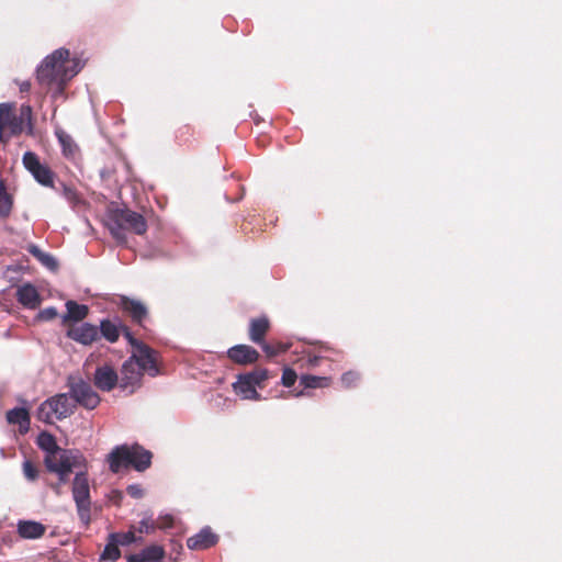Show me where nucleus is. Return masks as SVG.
Listing matches in <instances>:
<instances>
[{
    "instance_id": "f257e3e1",
    "label": "nucleus",
    "mask_w": 562,
    "mask_h": 562,
    "mask_svg": "<svg viewBox=\"0 0 562 562\" xmlns=\"http://www.w3.org/2000/svg\"><path fill=\"white\" fill-rule=\"evenodd\" d=\"M85 66L77 56L70 57L67 48L60 47L47 55L36 69L38 82L47 87H56L54 95L61 94L65 85Z\"/></svg>"
},
{
    "instance_id": "f03ea898",
    "label": "nucleus",
    "mask_w": 562,
    "mask_h": 562,
    "mask_svg": "<svg viewBox=\"0 0 562 562\" xmlns=\"http://www.w3.org/2000/svg\"><path fill=\"white\" fill-rule=\"evenodd\" d=\"M151 457V452L142 446L125 443L113 448L108 456V462L113 473H119L122 469L127 468L143 472L150 467Z\"/></svg>"
},
{
    "instance_id": "7ed1b4c3",
    "label": "nucleus",
    "mask_w": 562,
    "mask_h": 562,
    "mask_svg": "<svg viewBox=\"0 0 562 562\" xmlns=\"http://www.w3.org/2000/svg\"><path fill=\"white\" fill-rule=\"evenodd\" d=\"M105 225L112 237L119 244H126V231L143 235L147 231V223L144 216L128 209H117L111 212Z\"/></svg>"
},
{
    "instance_id": "20e7f679",
    "label": "nucleus",
    "mask_w": 562,
    "mask_h": 562,
    "mask_svg": "<svg viewBox=\"0 0 562 562\" xmlns=\"http://www.w3.org/2000/svg\"><path fill=\"white\" fill-rule=\"evenodd\" d=\"M76 406L69 392L56 394L44 401L37 408L40 420L52 424L53 419H65L75 413Z\"/></svg>"
},
{
    "instance_id": "39448f33",
    "label": "nucleus",
    "mask_w": 562,
    "mask_h": 562,
    "mask_svg": "<svg viewBox=\"0 0 562 562\" xmlns=\"http://www.w3.org/2000/svg\"><path fill=\"white\" fill-rule=\"evenodd\" d=\"M67 387L76 407L80 405L86 409H94L101 402L91 384L79 375H68Z\"/></svg>"
},
{
    "instance_id": "423d86ee",
    "label": "nucleus",
    "mask_w": 562,
    "mask_h": 562,
    "mask_svg": "<svg viewBox=\"0 0 562 562\" xmlns=\"http://www.w3.org/2000/svg\"><path fill=\"white\" fill-rule=\"evenodd\" d=\"M86 465V459L79 450L64 451L57 461L48 459L46 468L49 472L56 473L59 484H65L68 475L76 469H82Z\"/></svg>"
},
{
    "instance_id": "0eeeda50",
    "label": "nucleus",
    "mask_w": 562,
    "mask_h": 562,
    "mask_svg": "<svg viewBox=\"0 0 562 562\" xmlns=\"http://www.w3.org/2000/svg\"><path fill=\"white\" fill-rule=\"evenodd\" d=\"M72 497L76 503L78 516L83 525L90 522V487L87 473L82 470L78 471L72 481Z\"/></svg>"
},
{
    "instance_id": "6e6552de",
    "label": "nucleus",
    "mask_w": 562,
    "mask_h": 562,
    "mask_svg": "<svg viewBox=\"0 0 562 562\" xmlns=\"http://www.w3.org/2000/svg\"><path fill=\"white\" fill-rule=\"evenodd\" d=\"M22 162L24 168L33 176V178L44 187H52L54 182V173L52 170L41 164L37 155L33 151H26L23 155Z\"/></svg>"
},
{
    "instance_id": "1a4fd4ad",
    "label": "nucleus",
    "mask_w": 562,
    "mask_h": 562,
    "mask_svg": "<svg viewBox=\"0 0 562 562\" xmlns=\"http://www.w3.org/2000/svg\"><path fill=\"white\" fill-rule=\"evenodd\" d=\"M128 359L135 361V366L148 373L150 376L158 374L156 352L147 345H137L135 349H132V353Z\"/></svg>"
},
{
    "instance_id": "9d476101",
    "label": "nucleus",
    "mask_w": 562,
    "mask_h": 562,
    "mask_svg": "<svg viewBox=\"0 0 562 562\" xmlns=\"http://www.w3.org/2000/svg\"><path fill=\"white\" fill-rule=\"evenodd\" d=\"M145 372L135 366V361L127 359L121 370L120 389L133 393L140 385L142 376Z\"/></svg>"
},
{
    "instance_id": "9b49d317",
    "label": "nucleus",
    "mask_w": 562,
    "mask_h": 562,
    "mask_svg": "<svg viewBox=\"0 0 562 562\" xmlns=\"http://www.w3.org/2000/svg\"><path fill=\"white\" fill-rule=\"evenodd\" d=\"M93 383L94 386L100 391L110 392L117 384L120 385V380L116 371L111 366L104 364L95 369L93 374Z\"/></svg>"
},
{
    "instance_id": "f8f14e48",
    "label": "nucleus",
    "mask_w": 562,
    "mask_h": 562,
    "mask_svg": "<svg viewBox=\"0 0 562 562\" xmlns=\"http://www.w3.org/2000/svg\"><path fill=\"white\" fill-rule=\"evenodd\" d=\"M218 541V536L206 526L203 527L198 533L188 538L187 546L190 550H206L215 546Z\"/></svg>"
},
{
    "instance_id": "ddd939ff",
    "label": "nucleus",
    "mask_w": 562,
    "mask_h": 562,
    "mask_svg": "<svg viewBox=\"0 0 562 562\" xmlns=\"http://www.w3.org/2000/svg\"><path fill=\"white\" fill-rule=\"evenodd\" d=\"M227 357L237 364H250L258 360L259 352L248 345H235L227 350Z\"/></svg>"
},
{
    "instance_id": "4468645a",
    "label": "nucleus",
    "mask_w": 562,
    "mask_h": 562,
    "mask_svg": "<svg viewBox=\"0 0 562 562\" xmlns=\"http://www.w3.org/2000/svg\"><path fill=\"white\" fill-rule=\"evenodd\" d=\"M68 337L82 345H90L99 338V328L92 324L82 323L70 328Z\"/></svg>"
},
{
    "instance_id": "2eb2a0df",
    "label": "nucleus",
    "mask_w": 562,
    "mask_h": 562,
    "mask_svg": "<svg viewBox=\"0 0 562 562\" xmlns=\"http://www.w3.org/2000/svg\"><path fill=\"white\" fill-rule=\"evenodd\" d=\"M37 446L46 452L44 463L48 459L53 461H57L58 458L63 454L64 451H69L70 449H61L58 447L55 437L46 431H43L37 437Z\"/></svg>"
},
{
    "instance_id": "dca6fc26",
    "label": "nucleus",
    "mask_w": 562,
    "mask_h": 562,
    "mask_svg": "<svg viewBox=\"0 0 562 562\" xmlns=\"http://www.w3.org/2000/svg\"><path fill=\"white\" fill-rule=\"evenodd\" d=\"M16 297L19 303H21L26 308H36L41 304V296L36 290V288L31 283H25L18 288Z\"/></svg>"
},
{
    "instance_id": "f3484780",
    "label": "nucleus",
    "mask_w": 562,
    "mask_h": 562,
    "mask_svg": "<svg viewBox=\"0 0 562 562\" xmlns=\"http://www.w3.org/2000/svg\"><path fill=\"white\" fill-rule=\"evenodd\" d=\"M233 389L237 395L243 400L259 401L260 394L257 392L256 386L246 378L240 374L236 382L233 383Z\"/></svg>"
},
{
    "instance_id": "a211bd4d",
    "label": "nucleus",
    "mask_w": 562,
    "mask_h": 562,
    "mask_svg": "<svg viewBox=\"0 0 562 562\" xmlns=\"http://www.w3.org/2000/svg\"><path fill=\"white\" fill-rule=\"evenodd\" d=\"M46 527L34 520H20L18 533L23 539H38L45 533Z\"/></svg>"
},
{
    "instance_id": "6ab92c4d",
    "label": "nucleus",
    "mask_w": 562,
    "mask_h": 562,
    "mask_svg": "<svg viewBox=\"0 0 562 562\" xmlns=\"http://www.w3.org/2000/svg\"><path fill=\"white\" fill-rule=\"evenodd\" d=\"M120 304L123 311L128 313L133 321L137 323H142L147 316V308L140 301L122 296Z\"/></svg>"
},
{
    "instance_id": "aec40b11",
    "label": "nucleus",
    "mask_w": 562,
    "mask_h": 562,
    "mask_svg": "<svg viewBox=\"0 0 562 562\" xmlns=\"http://www.w3.org/2000/svg\"><path fill=\"white\" fill-rule=\"evenodd\" d=\"M164 557V548L158 544H151L144 548L139 553L132 554L131 560L139 562H159Z\"/></svg>"
},
{
    "instance_id": "412c9836",
    "label": "nucleus",
    "mask_w": 562,
    "mask_h": 562,
    "mask_svg": "<svg viewBox=\"0 0 562 562\" xmlns=\"http://www.w3.org/2000/svg\"><path fill=\"white\" fill-rule=\"evenodd\" d=\"M269 326V319L266 316L251 319L249 325L250 340L255 344H261Z\"/></svg>"
},
{
    "instance_id": "4be33fe9",
    "label": "nucleus",
    "mask_w": 562,
    "mask_h": 562,
    "mask_svg": "<svg viewBox=\"0 0 562 562\" xmlns=\"http://www.w3.org/2000/svg\"><path fill=\"white\" fill-rule=\"evenodd\" d=\"M7 420L9 424H18L24 430L30 426V414L24 407H14L7 413Z\"/></svg>"
},
{
    "instance_id": "5701e85b",
    "label": "nucleus",
    "mask_w": 562,
    "mask_h": 562,
    "mask_svg": "<svg viewBox=\"0 0 562 562\" xmlns=\"http://www.w3.org/2000/svg\"><path fill=\"white\" fill-rule=\"evenodd\" d=\"M67 314L64 316V321L70 319L79 322L83 319L88 314V306L78 304L75 301H68L66 303Z\"/></svg>"
},
{
    "instance_id": "b1692460",
    "label": "nucleus",
    "mask_w": 562,
    "mask_h": 562,
    "mask_svg": "<svg viewBox=\"0 0 562 562\" xmlns=\"http://www.w3.org/2000/svg\"><path fill=\"white\" fill-rule=\"evenodd\" d=\"M101 334L110 342H115L120 337V328L115 322L103 319L100 324L99 335Z\"/></svg>"
},
{
    "instance_id": "393cba45",
    "label": "nucleus",
    "mask_w": 562,
    "mask_h": 562,
    "mask_svg": "<svg viewBox=\"0 0 562 562\" xmlns=\"http://www.w3.org/2000/svg\"><path fill=\"white\" fill-rule=\"evenodd\" d=\"M27 250L46 268L50 270H55L57 268L56 259L52 255L42 251L36 245H30Z\"/></svg>"
},
{
    "instance_id": "a878e982",
    "label": "nucleus",
    "mask_w": 562,
    "mask_h": 562,
    "mask_svg": "<svg viewBox=\"0 0 562 562\" xmlns=\"http://www.w3.org/2000/svg\"><path fill=\"white\" fill-rule=\"evenodd\" d=\"M15 117H12V104L10 103H0V125L1 128H4L7 124H11L12 132L15 133L18 130H21V123L15 124Z\"/></svg>"
},
{
    "instance_id": "bb28decb",
    "label": "nucleus",
    "mask_w": 562,
    "mask_h": 562,
    "mask_svg": "<svg viewBox=\"0 0 562 562\" xmlns=\"http://www.w3.org/2000/svg\"><path fill=\"white\" fill-rule=\"evenodd\" d=\"M55 134L58 138V142H59L61 148H63L64 155L67 157L74 156L76 153L77 146H76L72 137L63 130H57L55 132Z\"/></svg>"
},
{
    "instance_id": "cd10ccee",
    "label": "nucleus",
    "mask_w": 562,
    "mask_h": 562,
    "mask_svg": "<svg viewBox=\"0 0 562 562\" xmlns=\"http://www.w3.org/2000/svg\"><path fill=\"white\" fill-rule=\"evenodd\" d=\"M300 383L306 389L327 387L330 383V379L327 376L303 374L300 378Z\"/></svg>"
},
{
    "instance_id": "c85d7f7f",
    "label": "nucleus",
    "mask_w": 562,
    "mask_h": 562,
    "mask_svg": "<svg viewBox=\"0 0 562 562\" xmlns=\"http://www.w3.org/2000/svg\"><path fill=\"white\" fill-rule=\"evenodd\" d=\"M121 551L119 549V544L115 540H111V535H109V541L104 547V550L101 554V560H110L115 561L120 558Z\"/></svg>"
},
{
    "instance_id": "c756f323",
    "label": "nucleus",
    "mask_w": 562,
    "mask_h": 562,
    "mask_svg": "<svg viewBox=\"0 0 562 562\" xmlns=\"http://www.w3.org/2000/svg\"><path fill=\"white\" fill-rule=\"evenodd\" d=\"M246 378L257 387L268 379L269 372L267 369H256L245 374Z\"/></svg>"
},
{
    "instance_id": "7c9ffc66",
    "label": "nucleus",
    "mask_w": 562,
    "mask_h": 562,
    "mask_svg": "<svg viewBox=\"0 0 562 562\" xmlns=\"http://www.w3.org/2000/svg\"><path fill=\"white\" fill-rule=\"evenodd\" d=\"M12 202L3 184L0 182V216H7L11 211Z\"/></svg>"
},
{
    "instance_id": "2f4dec72",
    "label": "nucleus",
    "mask_w": 562,
    "mask_h": 562,
    "mask_svg": "<svg viewBox=\"0 0 562 562\" xmlns=\"http://www.w3.org/2000/svg\"><path fill=\"white\" fill-rule=\"evenodd\" d=\"M360 380V374L356 371H347L341 375V384L346 389L353 387Z\"/></svg>"
},
{
    "instance_id": "473e14b6",
    "label": "nucleus",
    "mask_w": 562,
    "mask_h": 562,
    "mask_svg": "<svg viewBox=\"0 0 562 562\" xmlns=\"http://www.w3.org/2000/svg\"><path fill=\"white\" fill-rule=\"evenodd\" d=\"M111 540H115L117 544L128 546L136 541V538L132 531L125 533H110Z\"/></svg>"
},
{
    "instance_id": "72a5a7b5",
    "label": "nucleus",
    "mask_w": 562,
    "mask_h": 562,
    "mask_svg": "<svg viewBox=\"0 0 562 562\" xmlns=\"http://www.w3.org/2000/svg\"><path fill=\"white\" fill-rule=\"evenodd\" d=\"M22 470L27 481L33 482L38 477V471L30 460H24L22 464Z\"/></svg>"
},
{
    "instance_id": "f704fd0d",
    "label": "nucleus",
    "mask_w": 562,
    "mask_h": 562,
    "mask_svg": "<svg viewBox=\"0 0 562 562\" xmlns=\"http://www.w3.org/2000/svg\"><path fill=\"white\" fill-rule=\"evenodd\" d=\"M296 379H297V375L294 370H292L290 368H285L283 370L281 381L284 386H286V387L292 386L295 383Z\"/></svg>"
},
{
    "instance_id": "c9c22d12",
    "label": "nucleus",
    "mask_w": 562,
    "mask_h": 562,
    "mask_svg": "<svg viewBox=\"0 0 562 562\" xmlns=\"http://www.w3.org/2000/svg\"><path fill=\"white\" fill-rule=\"evenodd\" d=\"M57 315H58L57 310L55 307L50 306V307H46V308L42 310L38 313L37 317L41 321L47 322V321H52V319L56 318Z\"/></svg>"
},
{
    "instance_id": "e433bc0d",
    "label": "nucleus",
    "mask_w": 562,
    "mask_h": 562,
    "mask_svg": "<svg viewBox=\"0 0 562 562\" xmlns=\"http://www.w3.org/2000/svg\"><path fill=\"white\" fill-rule=\"evenodd\" d=\"M155 529L154 522L150 517H144L139 521L138 531L149 533Z\"/></svg>"
},
{
    "instance_id": "4c0bfd02",
    "label": "nucleus",
    "mask_w": 562,
    "mask_h": 562,
    "mask_svg": "<svg viewBox=\"0 0 562 562\" xmlns=\"http://www.w3.org/2000/svg\"><path fill=\"white\" fill-rule=\"evenodd\" d=\"M127 494L133 498H142L144 496V491L139 484H131L126 488Z\"/></svg>"
},
{
    "instance_id": "58836bf2",
    "label": "nucleus",
    "mask_w": 562,
    "mask_h": 562,
    "mask_svg": "<svg viewBox=\"0 0 562 562\" xmlns=\"http://www.w3.org/2000/svg\"><path fill=\"white\" fill-rule=\"evenodd\" d=\"M64 195L72 205H77V204L81 203V200L78 196V194L72 189H70L68 187L64 188Z\"/></svg>"
},
{
    "instance_id": "ea45409f",
    "label": "nucleus",
    "mask_w": 562,
    "mask_h": 562,
    "mask_svg": "<svg viewBox=\"0 0 562 562\" xmlns=\"http://www.w3.org/2000/svg\"><path fill=\"white\" fill-rule=\"evenodd\" d=\"M123 334H124V337L126 338V340L128 341V344L132 346V349H135L137 347V345L143 344L142 341L134 338V336L127 328H124Z\"/></svg>"
},
{
    "instance_id": "a19ab883",
    "label": "nucleus",
    "mask_w": 562,
    "mask_h": 562,
    "mask_svg": "<svg viewBox=\"0 0 562 562\" xmlns=\"http://www.w3.org/2000/svg\"><path fill=\"white\" fill-rule=\"evenodd\" d=\"M259 345L262 348L263 352H266L270 357L276 356L279 352L272 346H270L269 344L265 342L263 339L261 340V344H259Z\"/></svg>"
},
{
    "instance_id": "79ce46f5",
    "label": "nucleus",
    "mask_w": 562,
    "mask_h": 562,
    "mask_svg": "<svg viewBox=\"0 0 562 562\" xmlns=\"http://www.w3.org/2000/svg\"><path fill=\"white\" fill-rule=\"evenodd\" d=\"M30 87H31L30 82H26V81H25V82H23V83L21 85L20 89H21V91H29V90H30Z\"/></svg>"
},
{
    "instance_id": "37998d69",
    "label": "nucleus",
    "mask_w": 562,
    "mask_h": 562,
    "mask_svg": "<svg viewBox=\"0 0 562 562\" xmlns=\"http://www.w3.org/2000/svg\"><path fill=\"white\" fill-rule=\"evenodd\" d=\"M23 115H26V116H27V119H30V115H31V109H30L29 106H27V108H25V110H23V111H22V116H23Z\"/></svg>"
},
{
    "instance_id": "c03bdc74",
    "label": "nucleus",
    "mask_w": 562,
    "mask_h": 562,
    "mask_svg": "<svg viewBox=\"0 0 562 562\" xmlns=\"http://www.w3.org/2000/svg\"><path fill=\"white\" fill-rule=\"evenodd\" d=\"M308 361H310L311 364L315 366L317 363V361H318V358L317 357H313Z\"/></svg>"
},
{
    "instance_id": "a18cd8bd",
    "label": "nucleus",
    "mask_w": 562,
    "mask_h": 562,
    "mask_svg": "<svg viewBox=\"0 0 562 562\" xmlns=\"http://www.w3.org/2000/svg\"><path fill=\"white\" fill-rule=\"evenodd\" d=\"M127 562H139V561H132L131 560V555H130L128 559H127Z\"/></svg>"
}]
</instances>
